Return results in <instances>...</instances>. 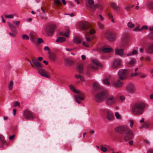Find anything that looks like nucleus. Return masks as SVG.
<instances>
[{"label":"nucleus","mask_w":153,"mask_h":153,"mask_svg":"<svg viewBox=\"0 0 153 153\" xmlns=\"http://www.w3.org/2000/svg\"><path fill=\"white\" fill-rule=\"evenodd\" d=\"M32 62L34 65L33 68L38 70L41 75L48 78H50V76L49 73L43 68V64L37 60L36 58H32Z\"/></svg>","instance_id":"nucleus-1"},{"label":"nucleus","mask_w":153,"mask_h":153,"mask_svg":"<svg viewBox=\"0 0 153 153\" xmlns=\"http://www.w3.org/2000/svg\"><path fill=\"white\" fill-rule=\"evenodd\" d=\"M146 104L145 103L140 102L135 103L132 106L133 113L135 115H141L144 112Z\"/></svg>","instance_id":"nucleus-2"},{"label":"nucleus","mask_w":153,"mask_h":153,"mask_svg":"<svg viewBox=\"0 0 153 153\" xmlns=\"http://www.w3.org/2000/svg\"><path fill=\"white\" fill-rule=\"evenodd\" d=\"M106 97L105 103L107 106H112L117 103V98L114 95L108 93Z\"/></svg>","instance_id":"nucleus-3"},{"label":"nucleus","mask_w":153,"mask_h":153,"mask_svg":"<svg viewBox=\"0 0 153 153\" xmlns=\"http://www.w3.org/2000/svg\"><path fill=\"white\" fill-rule=\"evenodd\" d=\"M108 92L107 90H103L97 94L95 98L97 102H101L106 99Z\"/></svg>","instance_id":"nucleus-4"},{"label":"nucleus","mask_w":153,"mask_h":153,"mask_svg":"<svg viewBox=\"0 0 153 153\" xmlns=\"http://www.w3.org/2000/svg\"><path fill=\"white\" fill-rule=\"evenodd\" d=\"M128 128L126 126L121 125L116 127L114 128L115 132L122 134H124L128 130Z\"/></svg>","instance_id":"nucleus-5"},{"label":"nucleus","mask_w":153,"mask_h":153,"mask_svg":"<svg viewBox=\"0 0 153 153\" xmlns=\"http://www.w3.org/2000/svg\"><path fill=\"white\" fill-rule=\"evenodd\" d=\"M128 71L126 69H120L118 72V76L120 78L121 80H123L126 78L128 75Z\"/></svg>","instance_id":"nucleus-6"},{"label":"nucleus","mask_w":153,"mask_h":153,"mask_svg":"<svg viewBox=\"0 0 153 153\" xmlns=\"http://www.w3.org/2000/svg\"><path fill=\"white\" fill-rule=\"evenodd\" d=\"M56 27L55 24L50 25L47 26L45 29L46 34L49 36H51L53 33L55 28Z\"/></svg>","instance_id":"nucleus-7"},{"label":"nucleus","mask_w":153,"mask_h":153,"mask_svg":"<svg viewBox=\"0 0 153 153\" xmlns=\"http://www.w3.org/2000/svg\"><path fill=\"white\" fill-rule=\"evenodd\" d=\"M29 37L31 41L34 43L37 42L38 36L37 34L34 31L31 32L29 34Z\"/></svg>","instance_id":"nucleus-8"},{"label":"nucleus","mask_w":153,"mask_h":153,"mask_svg":"<svg viewBox=\"0 0 153 153\" xmlns=\"http://www.w3.org/2000/svg\"><path fill=\"white\" fill-rule=\"evenodd\" d=\"M79 26L81 30H86L89 28V25L88 22L85 21H82L80 23Z\"/></svg>","instance_id":"nucleus-9"},{"label":"nucleus","mask_w":153,"mask_h":153,"mask_svg":"<svg viewBox=\"0 0 153 153\" xmlns=\"http://www.w3.org/2000/svg\"><path fill=\"white\" fill-rule=\"evenodd\" d=\"M125 135L124 137V139L125 141H128L132 139L133 137L132 132L129 129L126 132Z\"/></svg>","instance_id":"nucleus-10"},{"label":"nucleus","mask_w":153,"mask_h":153,"mask_svg":"<svg viewBox=\"0 0 153 153\" xmlns=\"http://www.w3.org/2000/svg\"><path fill=\"white\" fill-rule=\"evenodd\" d=\"M105 37L110 41H112L115 39L116 36L110 32H107L104 34Z\"/></svg>","instance_id":"nucleus-11"},{"label":"nucleus","mask_w":153,"mask_h":153,"mask_svg":"<svg viewBox=\"0 0 153 153\" xmlns=\"http://www.w3.org/2000/svg\"><path fill=\"white\" fill-rule=\"evenodd\" d=\"M78 94L76 95L75 96V100L76 102L79 104L81 103V101H79L78 99L81 100H84V97H85V95L84 94L82 93L80 91L79 93H77Z\"/></svg>","instance_id":"nucleus-12"},{"label":"nucleus","mask_w":153,"mask_h":153,"mask_svg":"<svg viewBox=\"0 0 153 153\" xmlns=\"http://www.w3.org/2000/svg\"><path fill=\"white\" fill-rule=\"evenodd\" d=\"M122 60L118 59H114L112 65V67L114 68H117L120 67L121 65Z\"/></svg>","instance_id":"nucleus-13"},{"label":"nucleus","mask_w":153,"mask_h":153,"mask_svg":"<svg viewBox=\"0 0 153 153\" xmlns=\"http://www.w3.org/2000/svg\"><path fill=\"white\" fill-rule=\"evenodd\" d=\"M8 24L10 30L12 32V33L10 32L9 33L10 35L12 37H14L16 36V33L15 26L9 22L8 23Z\"/></svg>","instance_id":"nucleus-14"},{"label":"nucleus","mask_w":153,"mask_h":153,"mask_svg":"<svg viewBox=\"0 0 153 153\" xmlns=\"http://www.w3.org/2000/svg\"><path fill=\"white\" fill-rule=\"evenodd\" d=\"M24 116L27 119H31L33 117V115L30 111L25 110L24 111Z\"/></svg>","instance_id":"nucleus-15"},{"label":"nucleus","mask_w":153,"mask_h":153,"mask_svg":"<svg viewBox=\"0 0 153 153\" xmlns=\"http://www.w3.org/2000/svg\"><path fill=\"white\" fill-rule=\"evenodd\" d=\"M126 90L129 92L133 93L135 91V88L134 85L131 84H129L126 87Z\"/></svg>","instance_id":"nucleus-16"},{"label":"nucleus","mask_w":153,"mask_h":153,"mask_svg":"<svg viewBox=\"0 0 153 153\" xmlns=\"http://www.w3.org/2000/svg\"><path fill=\"white\" fill-rule=\"evenodd\" d=\"M106 118L108 120L110 121H113L114 120V115L111 111H107Z\"/></svg>","instance_id":"nucleus-17"},{"label":"nucleus","mask_w":153,"mask_h":153,"mask_svg":"<svg viewBox=\"0 0 153 153\" xmlns=\"http://www.w3.org/2000/svg\"><path fill=\"white\" fill-rule=\"evenodd\" d=\"M64 62L66 66H70L73 65L74 62L69 59L66 58L64 59Z\"/></svg>","instance_id":"nucleus-18"},{"label":"nucleus","mask_w":153,"mask_h":153,"mask_svg":"<svg viewBox=\"0 0 153 153\" xmlns=\"http://www.w3.org/2000/svg\"><path fill=\"white\" fill-rule=\"evenodd\" d=\"M83 64L82 63H79L77 64V69L79 73H82L83 72Z\"/></svg>","instance_id":"nucleus-19"},{"label":"nucleus","mask_w":153,"mask_h":153,"mask_svg":"<svg viewBox=\"0 0 153 153\" xmlns=\"http://www.w3.org/2000/svg\"><path fill=\"white\" fill-rule=\"evenodd\" d=\"M123 83V82L121 81L120 79H119L117 82L113 83V85L115 88H119L122 86Z\"/></svg>","instance_id":"nucleus-20"},{"label":"nucleus","mask_w":153,"mask_h":153,"mask_svg":"<svg viewBox=\"0 0 153 153\" xmlns=\"http://www.w3.org/2000/svg\"><path fill=\"white\" fill-rule=\"evenodd\" d=\"M146 7L149 10H153V1H149L147 2Z\"/></svg>","instance_id":"nucleus-21"},{"label":"nucleus","mask_w":153,"mask_h":153,"mask_svg":"<svg viewBox=\"0 0 153 153\" xmlns=\"http://www.w3.org/2000/svg\"><path fill=\"white\" fill-rule=\"evenodd\" d=\"M48 53L50 54L49 58L50 60L53 61H54L56 59V54L54 53H50V52H49Z\"/></svg>","instance_id":"nucleus-22"},{"label":"nucleus","mask_w":153,"mask_h":153,"mask_svg":"<svg viewBox=\"0 0 153 153\" xmlns=\"http://www.w3.org/2000/svg\"><path fill=\"white\" fill-rule=\"evenodd\" d=\"M124 50L120 49H117L115 50V54L119 56H122L123 55Z\"/></svg>","instance_id":"nucleus-23"},{"label":"nucleus","mask_w":153,"mask_h":153,"mask_svg":"<svg viewBox=\"0 0 153 153\" xmlns=\"http://www.w3.org/2000/svg\"><path fill=\"white\" fill-rule=\"evenodd\" d=\"M110 5L112 7L114 8L115 10H120V7L114 2L111 3Z\"/></svg>","instance_id":"nucleus-24"},{"label":"nucleus","mask_w":153,"mask_h":153,"mask_svg":"<svg viewBox=\"0 0 153 153\" xmlns=\"http://www.w3.org/2000/svg\"><path fill=\"white\" fill-rule=\"evenodd\" d=\"M147 50L148 53L151 54L153 53V43L148 46Z\"/></svg>","instance_id":"nucleus-25"},{"label":"nucleus","mask_w":153,"mask_h":153,"mask_svg":"<svg viewBox=\"0 0 153 153\" xmlns=\"http://www.w3.org/2000/svg\"><path fill=\"white\" fill-rule=\"evenodd\" d=\"M73 42L75 44H78L81 42V40L79 37L75 36L73 39Z\"/></svg>","instance_id":"nucleus-26"},{"label":"nucleus","mask_w":153,"mask_h":153,"mask_svg":"<svg viewBox=\"0 0 153 153\" xmlns=\"http://www.w3.org/2000/svg\"><path fill=\"white\" fill-rule=\"evenodd\" d=\"M65 38L64 37H59L56 40V42L58 43H62L65 41Z\"/></svg>","instance_id":"nucleus-27"},{"label":"nucleus","mask_w":153,"mask_h":153,"mask_svg":"<svg viewBox=\"0 0 153 153\" xmlns=\"http://www.w3.org/2000/svg\"><path fill=\"white\" fill-rule=\"evenodd\" d=\"M103 52L105 53H109L113 51V49L111 48H104L102 49Z\"/></svg>","instance_id":"nucleus-28"},{"label":"nucleus","mask_w":153,"mask_h":153,"mask_svg":"<svg viewBox=\"0 0 153 153\" xmlns=\"http://www.w3.org/2000/svg\"><path fill=\"white\" fill-rule=\"evenodd\" d=\"M128 35H127L126 34H124L123 36L122 39V42H127L128 41Z\"/></svg>","instance_id":"nucleus-29"},{"label":"nucleus","mask_w":153,"mask_h":153,"mask_svg":"<svg viewBox=\"0 0 153 153\" xmlns=\"http://www.w3.org/2000/svg\"><path fill=\"white\" fill-rule=\"evenodd\" d=\"M69 30H67V31L65 32H60V34L61 35L65 36L66 37H69Z\"/></svg>","instance_id":"nucleus-30"},{"label":"nucleus","mask_w":153,"mask_h":153,"mask_svg":"<svg viewBox=\"0 0 153 153\" xmlns=\"http://www.w3.org/2000/svg\"><path fill=\"white\" fill-rule=\"evenodd\" d=\"M103 83L107 85H110V80L108 78H106L105 79H103L102 81Z\"/></svg>","instance_id":"nucleus-31"},{"label":"nucleus","mask_w":153,"mask_h":153,"mask_svg":"<svg viewBox=\"0 0 153 153\" xmlns=\"http://www.w3.org/2000/svg\"><path fill=\"white\" fill-rule=\"evenodd\" d=\"M0 141L1 143L3 145H5L7 144V142L4 140V137L1 135H0Z\"/></svg>","instance_id":"nucleus-32"},{"label":"nucleus","mask_w":153,"mask_h":153,"mask_svg":"<svg viewBox=\"0 0 153 153\" xmlns=\"http://www.w3.org/2000/svg\"><path fill=\"white\" fill-rule=\"evenodd\" d=\"M70 89L73 91L75 93H79V91L76 90L72 85H70L69 86Z\"/></svg>","instance_id":"nucleus-33"},{"label":"nucleus","mask_w":153,"mask_h":153,"mask_svg":"<svg viewBox=\"0 0 153 153\" xmlns=\"http://www.w3.org/2000/svg\"><path fill=\"white\" fill-rule=\"evenodd\" d=\"M92 62L94 64V65H96V66H100L101 65V64L100 63H99L98 62V61L97 60H93L92 61Z\"/></svg>","instance_id":"nucleus-34"},{"label":"nucleus","mask_w":153,"mask_h":153,"mask_svg":"<svg viewBox=\"0 0 153 153\" xmlns=\"http://www.w3.org/2000/svg\"><path fill=\"white\" fill-rule=\"evenodd\" d=\"M14 15H15L14 14L5 15L4 17L6 18L7 19H11L13 18Z\"/></svg>","instance_id":"nucleus-35"},{"label":"nucleus","mask_w":153,"mask_h":153,"mask_svg":"<svg viewBox=\"0 0 153 153\" xmlns=\"http://www.w3.org/2000/svg\"><path fill=\"white\" fill-rule=\"evenodd\" d=\"M13 81H11L10 82L9 85V89L10 90H12L13 88Z\"/></svg>","instance_id":"nucleus-36"},{"label":"nucleus","mask_w":153,"mask_h":153,"mask_svg":"<svg viewBox=\"0 0 153 153\" xmlns=\"http://www.w3.org/2000/svg\"><path fill=\"white\" fill-rule=\"evenodd\" d=\"M127 26L128 27L132 28L134 26V25L131 22H130L127 23Z\"/></svg>","instance_id":"nucleus-37"},{"label":"nucleus","mask_w":153,"mask_h":153,"mask_svg":"<svg viewBox=\"0 0 153 153\" xmlns=\"http://www.w3.org/2000/svg\"><path fill=\"white\" fill-rule=\"evenodd\" d=\"M88 3L90 6L91 7H92V6L94 5V1L93 0H88Z\"/></svg>","instance_id":"nucleus-38"},{"label":"nucleus","mask_w":153,"mask_h":153,"mask_svg":"<svg viewBox=\"0 0 153 153\" xmlns=\"http://www.w3.org/2000/svg\"><path fill=\"white\" fill-rule=\"evenodd\" d=\"M16 106H18L19 107H20V103L18 101H15L14 104L13 105V107H16Z\"/></svg>","instance_id":"nucleus-39"},{"label":"nucleus","mask_w":153,"mask_h":153,"mask_svg":"<svg viewBox=\"0 0 153 153\" xmlns=\"http://www.w3.org/2000/svg\"><path fill=\"white\" fill-rule=\"evenodd\" d=\"M115 116L116 118L119 119H120L121 118V117L120 115V114L118 112H116L115 113Z\"/></svg>","instance_id":"nucleus-40"},{"label":"nucleus","mask_w":153,"mask_h":153,"mask_svg":"<svg viewBox=\"0 0 153 153\" xmlns=\"http://www.w3.org/2000/svg\"><path fill=\"white\" fill-rule=\"evenodd\" d=\"M23 39L28 40L29 39V36L27 34H23L22 37Z\"/></svg>","instance_id":"nucleus-41"},{"label":"nucleus","mask_w":153,"mask_h":153,"mask_svg":"<svg viewBox=\"0 0 153 153\" xmlns=\"http://www.w3.org/2000/svg\"><path fill=\"white\" fill-rule=\"evenodd\" d=\"M88 68H91L92 69L96 70L97 69V68L96 66L90 64L89 65Z\"/></svg>","instance_id":"nucleus-42"},{"label":"nucleus","mask_w":153,"mask_h":153,"mask_svg":"<svg viewBox=\"0 0 153 153\" xmlns=\"http://www.w3.org/2000/svg\"><path fill=\"white\" fill-rule=\"evenodd\" d=\"M93 87L95 88H98L100 87V85L97 82H95L94 83Z\"/></svg>","instance_id":"nucleus-43"},{"label":"nucleus","mask_w":153,"mask_h":153,"mask_svg":"<svg viewBox=\"0 0 153 153\" xmlns=\"http://www.w3.org/2000/svg\"><path fill=\"white\" fill-rule=\"evenodd\" d=\"M54 4L56 5H58L61 3L59 0H54Z\"/></svg>","instance_id":"nucleus-44"},{"label":"nucleus","mask_w":153,"mask_h":153,"mask_svg":"<svg viewBox=\"0 0 153 153\" xmlns=\"http://www.w3.org/2000/svg\"><path fill=\"white\" fill-rule=\"evenodd\" d=\"M100 149L102 152H106L107 150V148L106 147L104 146H102Z\"/></svg>","instance_id":"nucleus-45"},{"label":"nucleus","mask_w":153,"mask_h":153,"mask_svg":"<svg viewBox=\"0 0 153 153\" xmlns=\"http://www.w3.org/2000/svg\"><path fill=\"white\" fill-rule=\"evenodd\" d=\"M20 21H15L13 22V23L14 24H15L17 27H19V26L20 24Z\"/></svg>","instance_id":"nucleus-46"},{"label":"nucleus","mask_w":153,"mask_h":153,"mask_svg":"<svg viewBox=\"0 0 153 153\" xmlns=\"http://www.w3.org/2000/svg\"><path fill=\"white\" fill-rule=\"evenodd\" d=\"M99 7H100V6H99V4H94V5H93V6L92 7H91V8L92 9H93V8L96 9L97 8H99Z\"/></svg>","instance_id":"nucleus-47"},{"label":"nucleus","mask_w":153,"mask_h":153,"mask_svg":"<svg viewBox=\"0 0 153 153\" xmlns=\"http://www.w3.org/2000/svg\"><path fill=\"white\" fill-rule=\"evenodd\" d=\"M37 42L38 44H40L43 42V41L41 38H38L37 40Z\"/></svg>","instance_id":"nucleus-48"},{"label":"nucleus","mask_w":153,"mask_h":153,"mask_svg":"<svg viewBox=\"0 0 153 153\" xmlns=\"http://www.w3.org/2000/svg\"><path fill=\"white\" fill-rule=\"evenodd\" d=\"M85 36L86 40L87 42H89L91 40V39L88 36L85 35Z\"/></svg>","instance_id":"nucleus-49"},{"label":"nucleus","mask_w":153,"mask_h":153,"mask_svg":"<svg viewBox=\"0 0 153 153\" xmlns=\"http://www.w3.org/2000/svg\"><path fill=\"white\" fill-rule=\"evenodd\" d=\"M135 60L134 59H132L129 62V63L131 65H133L135 63Z\"/></svg>","instance_id":"nucleus-50"},{"label":"nucleus","mask_w":153,"mask_h":153,"mask_svg":"<svg viewBox=\"0 0 153 153\" xmlns=\"http://www.w3.org/2000/svg\"><path fill=\"white\" fill-rule=\"evenodd\" d=\"M98 24L100 28H102L103 27V25L101 23L99 22H98Z\"/></svg>","instance_id":"nucleus-51"},{"label":"nucleus","mask_w":153,"mask_h":153,"mask_svg":"<svg viewBox=\"0 0 153 153\" xmlns=\"http://www.w3.org/2000/svg\"><path fill=\"white\" fill-rule=\"evenodd\" d=\"M146 61L147 62H149L151 60V58L149 56H146L145 58Z\"/></svg>","instance_id":"nucleus-52"},{"label":"nucleus","mask_w":153,"mask_h":153,"mask_svg":"<svg viewBox=\"0 0 153 153\" xmlns=\"http://www.w3.org/2000/svg\"><path fill=\"white\" fill-rule=\"evenodd\" d=\"M138 74H139L137 72L132 73L131 74V76H137L138 75Z\"/></svg>","instance_id":"nucleus-53"},{"label":"nucleus","mask_w":153,"mask_h":153,"mask_svg":"<svg viewBox=\"0 0 153 153\" xmlns=\"http://www.w3.org/2000/svg\"><path fill=\"white\" fill-rule=\"evenodd\" d=\"M15 137V134H13L9 137V139L10 140H13Z\"/></svg>","instance_id":"nucleus-54"},{"label":"nucleus","mask_w":153,"mask_h":153,"mask_svg":"<svg viewBox=\"0 0 153 153\" xmlns=\"http://www.w3.org/2000/svg\"><path fill=\"white\" fill-rule=\"evenodd\" d=\"M149 124L148 123H145L141 128H147L149 127Z\"/></svg>","instance_id":"nucleus-55"},{"label":"nucleus","mask_w":153,"mask_h":153,"mask_svg":"<svg viewBox=\"0 0 153 153\" xmlns=\"http://www.w3.org/2000/svg\"><path fill=\"white\" fill-rule=\"evenodd\" d=\"M131 53L132 55H136L137 53V52L135 50H134Z\"/></svg>","instance_id":"nucleus-56"},{"label":"nucleus","mask_w":153,"mask_h":153,"mask_svg":"<svg viewBox=\"0 0 153 153\" xmlns=\"http://www.w3.org/2000/svg\"><path fill=\"white\" fill-rule=\"evenodd\" d=\"M144 29H145L146 30H147L148 29V27L146 25L143 26H142L141 27V30H143Z\"/></svg>","instance_id":"nucleus-57"},{"label":"nucleus","mask_w":153,"mask_h":153,"mask_svg":"<svg viewBox=\"0 0 153 153\" xmlns=\"http://www.w3.org/2000/svg\"><path fill=\"white\" fill-rule=\"evenodd\" d=\"M120 99L122 101H123L125 99L124 97L123 96H121L119 97Z\"/></svg>","instance_id":"nucleus-58"},{"label":"nucleus","mask_w":153,"mask_h":153,"mask_svg":"<svg viewBox=\"0 0 153 153\" xmlns=\"http://www.w3.org/2000/svg\"><path fill=\"white\" fill-rule=\"evenodd\" d=\"M134 31H141V29H140L139 28V27H135L134 29Z\"/></svg>","instance_id":"nucleus-59"},{"label":"nucleus","mask_w":153,"mask_h":153,"mask_svg":"<svg viewBox=\"0 0 153 153\" xmlns=\"http://www.w3.org/2000/svg\"><path fill=\"white\" fill-rule=\"evenodd\" d=\"M90 33L91 34H93L95 33V31L93 29L91 30L90 31Z\"/></svg>","instance_id":"nucleus-60"},{"label":"nucleus","mask_w":153,"mask_h":153,"mask_svg":"<svg viewBox=\"0 0 153 153\" xmlns=\"http://www.w3.org/2000/svg\"><path fill=\"white\" fill-rule=\"evenodd\" d=\"M83 46H85L86 47H89L88 44V43H86L85 42H83L82 43Z\"/></svg>","instance_id":"nucleus-61"},{"label":"nucleus","mask_w":153,"mask_h":153,"mask_svg":"<svg viewBox=\"0 0 153 153\" xmlns=\"http://www.w3.org/2000/svg\"><path fill=\"white\" fill-rule=\"evenodd\" d=\"M130 126L131 127H132L133 126V124H134V122L132 120H131L130 121Z\"/></svg>","instance_id":"nucleus-62"},{"label":"nucleus","mask_w":153,"mask_h":153,"mask_svg":"<svg viewBox=\"0 0 153 153\" xmlns=\"http://www.w3.org/2000/svg\"><path fill=\"white\" fill-rule=\"evenodd\" d=\"M144 142L147 144H149V142L147 139H144Z\"/></svg>","instance_id":"nucleus-63"},{"label":"nucleus","mask_w":153,"mask_h":153,"mask_svg":"<svg viewBox=\"0 0 153 153\" xmlns=\"http://www.w3.org/2000/svg\"><path fill=\"white\" fill-rule=\"evenodd\" d=\"M44 49L46 51H49L50 50V48L48 47L47 46L45 47L44 48Z\"/></svg>","instance_id":"nucleus-64"}]
</instances>
